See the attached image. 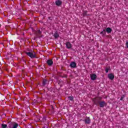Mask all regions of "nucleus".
Returning <instances> with one entry per match:
<instances>
[{"instance_id":"1","label":"nucleus","mask_w":128,"mask_h":128,"mask_svg":"<svg viewBox=\"0 0 128 128\" xmlns=\"http://www.w3.org/2000/svg\"><path fill=\"white\" fill-rule=\"evenodd\" d=\"M26 54L31 58H36V52L34 51L26 52Z\"/></svg>"},{"instance_id":"2","label":"nucleus","mask_w":128,"mask_h":128,"mask_svg":"<svg viewBox=\"0 0 128 128\" xmlns=\"http://www.w3.org/2000/svg\"><path fill=\"white\" fill-rule=\"evenodd\" d=\"M55 3L56 6H62V2L60 0H58L56 1Z\"/></svg>"},{"instance_id":"3","label":"nucleus","mask_w":128,"mask_h":128,"mask_svg":"<svg viewBox=\"0 0 128 128\" xmlns=\"http://www.w3.org/2000/svg\"><path fill=\"white\" fill-rule=\"evenodd\" d=\"M66 47L67 48H68V50H70V48H72V46L70 42H66Z\"/></svg>"},{"instance_id":"4","label":"nucleus","mask_w":128,"mask_h":128,"mask_svg":"<svg viewBox=\"0 0 128 128\" xmlns=\"http://www.w3.org/2000/svg\"><path fill=\"white\" fill-rule=\"evenodd\" d=\"M84 122L85 124H90V118L86 117V118L84 120Z\"/></svg>"},{"instance_id":"5","label":"nucleus","mask_w":128,"mask_h":128,"mask_svg":"<svg viewBox=\"0 0 128 128\" xmlns=\"http://www.w3.org/2000/svg\"><path fill=\"white\" fill-rule=\"evenodd\" d=\"M47 64L49 66H52L54 64V62L52 60H47Z\"/></svg>"},{"instance_id":"6","label":"nucleus","mask_w":128,"mask_h":128,"mask_svg":"<svg viewBox=\"0 0 128 128\" xmlns=\"http://www.w3.org/2000/svg\"><path fill=\"white\" fill-rule=\"evenodd\" d=\"M108 78L110 80H112L114 78V75L112 74H108Z\"/></svg>"},{"instance_id":"7","label":"nucleus","mask_w":128,"mask_h":128,"mask_svg":"<svg viewBox=\"0 0 128 128\" xmlns=\"http://www.w3.org/2000/svg\"><path fill=\"white\" fill-rule=\"evenodd\" d=\"M90 78H91V80H96V75L94 74H92L90 75Z\"/></svg>"},{"instance_id":"8","label":"nucleus","mask_w":128,"mask_h":128,"mask_svg":"<svg viewBox=\"0 0 128 128\" xmlns=\"http://www.w3.org/2000/svg\"><path fill=\"white\" fill-rule=\"evenodd\" d=\"M106 104L104 101L100 102V108H104V106H106Z\"/></svg>"},{"instance_id":"9","label":"nucleus","mask_w":128,"mask_h":128,"mask_svg":"<svg viewBox=\"0 0 128 128\" xmlns=\"http://www.w3.org/2000/svg\"><path fill=\"white\" fill-rule=\"evenodd\" d=\"M70 66H71V68H74L76 66V64L75 63V62H72L70 64Z\"/></svg>"},{"instance_id":"10","label":"nucleus","mask_w":128,"mask_h":128,"mask_svg":"<svg viewBox=\"0 0 128 128\" xmlns=\"http://www.w3.org/2000/svg\"><path fill=\"white\" fill-rule=\"evenodd\" d=\"M112 28H106V32H108V34H110V32H112Z\"/></svg>"},{"instance_id":"11","label":"nucleus","mask_w":128,"mask_h":128,"mask_svg":"<svg viewBox=\"0 0 128 128\" xmlns=\"http://www.w3.org/2000/svg\"><path fill=\"white\" fill-rule=\"evenodd\" d=\"M106 34V30H104L102 32H100V34H102V36H104V34Z\"/></svg>"},{"instance_id":"12","label":"nucleus","mask_w":128,"mask_h":128,"mask_svg":"<svg viewBox=\"0 0 128 128\" xmlns=\"http://www.w3.org/2000/svg\"><path fill=\"white\" fill-rule=\"evenodd\" d=\"M48 81L44 79L43 80V82H42V84L43 86H46V84H48Z\"/></svg>"},{"instance_id":"13","label":"nucleus","mask_w":128,"mask_h":128,"mask_svg":"<svg viewBox=\"0 0 128 128\" xmlns=\"http://www.w3.org/2000/svg\"><path fill=\"white\" fill-rule=\"evenodd\" d=\"M54 37L55 38H58V36H60V35L58 34V32H55L54 34Z\"/></svg>"},{"instance_id":"14","label":"nucleus","mask_w":128,"mask_h":128,"mask_svg":"<svg viewBox=\"0 0 128 128\" xmlns=\"http://www.w3.org/2000/svg\"><path fill=\"white\" fill-rule=\"evenodd\" d=\"M88 12L87 11H84L83 12V16H88Z\"/></svg>"},{"instance_id":"15","label":"nucleus","mask_w":128,"mask_h":128,"mask_svg":"<svg viewBox=\"0 0 128 128\" xmlns=\"http://www.w3.org/2000/svg\"><path fill=\"white\" fill-rule=\"evenodd\" d=\"M18 124H16L11 128H18Z\"/></svg>"},{"instance_id":"16","label":"nucleus","mask_w":128,"mask_h":128,"mask_svg":"<svg viewBox=\"0 0 128 128\" xmlns=\"http://www.w3.org/2000/svg\"><path fill=\"white\" fill-rule=\"evenodd\" d=\"M2 128H8V125L6 124H2Z\"/></svg>"},{"instance_id":"17","label":"nucleus","mask_w":128,"mask_h":128,"mask_svg":"<svg viewBox=\"0 0 128 128\" xmlns=\"http://www.w3.org/2000/svg\"><path fill=\"white\" fill-rule=\"evenodd\" d=\"M68 100H70L72 101V100H74V97H72V96H69L68 97Z\"/></svg>"},{"instance_id":"18","label":"nucleus","mask_w":128,"mask_h":128,"mask_svg":"<svg viewBox=\"0 0 128 128\" xmlns=\"http://www.w3.org/2000/svg\"><path fill=\"white\" fill-rule=\"evenodd\" d=\"M110 68H106L105 69L106 72V74H108V70H110Z\"/></svg>"},{"instance_id":"19","label":"nucleus","mask_w":128,"mask_h":128,"mask_svg":"<svg viewBox=\"0 0 128 128\" xmlns=\"http://www.w3.org/2000/svg\"><path fill=\"white\" fill-rule=\"evenodd\" d=\"M36 34H42V32H40V30H37Z\"/></svg>"},{"instance_id":"20","label":"nucleus","mask_w":128,"mask_h":128,"mask_svg":"<svg viewBox=\"0 0 128 128\" xmlns=\"http://www.w3.org/2000/svg\"><path fill=\"white\" fill-rule=\"evenodd\" d=\"M124 95H122V96H121V98H120V100H124Z\"/></svg>"},{"instance_id":"21","label":"nucleus","mask_w":128,"mask_h":128,"mask_svg":"<svg viewBox=\"0 0 128 128\" xmlns=\"http://www.w3.org/2000/svg\"><path fill=\"white\" fill-rule=\"evenodd\" d=\"M126 46L127 48H128V42H126Z\"/></svg>"},{"instance_id":"22","label":"nucleus","mask_w":128,"mask_h":128,"mask_svg":"<svg viewBox=\"0 0 128 128\" xmlns=\"http://www.w3.org/2000/svg\"><path fill=\"white\" fill-rule=\"evenodd\" d=\"M94 102L95 104H96V102L94 101Z\"/></svg>"},{"instance_id":"23","label":"nucleus","mask_w":128,"mask_h":128,"mask_svg":"<svg viewBox=\"0 0 128 128\" xmlns=\"http://www.w3.org/2000/svg\"><path fill=\"white\" fill-rule=\"evenodd\" d=\"M64 78H66V76H64Z\"/></svg>"}]
</instances>
